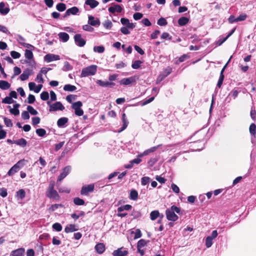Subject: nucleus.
Listing matches in <instances>:
<instances>
[{
    "label": "nucleus",
    "instance_id": "nucleus-7",
    "mask_svg": "<svg viewBox=\"0 0 256 256\" xmlns=\"http://www.w3.org/2000/svg\"><path fill=\"white\" fill-rule=\"evenodd\" d=\"M23 160H19L16 164L14 166H13L10 170H8V174L9 176H11L14 175L15 173L18 172L22 166H20V164L22 162Z\"/></svg>",
    "mask_w": 256,
    "mask_h": 256
},
{
    "label": "nucleus",
    "instance_id": "nucleus-30",
    "mask_svg": "<svg viewBox=\"0 0 256 256\" xmlns=\"http://www.w3.org/2000/svg\"><path fill=\"white\" fill-rule=\"evenodd\" d=\"M161 144L158 145L157 146L152 147L151 148L146 150L144 153L143 155L146 156L148 154L150 153L153 152H155L160 146Z\"/></svg>",
    "mask_w": 256,
    "mask_h": 256
},
{
    "label": "nucleus",
    "instance_id": "nucleus-47",
    "mask_svg": "<svg viewBox=\"0 0 256 256\" xmlns=\"http://www.w3.org/2000/svg\"><path fill=\"white\" fill-rule=\"evenodd\" d=\"M94 50L98 53H102L104 51V48L102 46H95L94 48Z\"/></svg>",
    "mask_w": 256,
    "mask_h": 256
},
{
    "label": "nucleus",
    "instance_id": "nucleus-20",
    "mask_svg": "<svg viewBox=\"0 0 256 256\" xmlns=\"http://www.w3.org/2000/svg\"><path fill=\"white\" fill-rule=\"evenodd\" d=\"M24 248H20L14 250L12 252L11 255L12 256H24Z\"/></svg>",
    "mask_w": 256,
    "mask_h": 256
},
{
    "label": "nucleus",
    "instance_id": "nucleus-24",
    "mask_svg": "<svg viewBox=\"0 0 256 256\" xmlns=\"http://www.w3.org/2000/svg\"><path fill=\"white\" fill-rule=\"evenodd\" d=\"M20 106V105L18 104H15L14 105V108L10 109V112L14 116L18 115L20 114V111L18 108Z\"/></svg>",
    "mask_w": 256,
    "mask_h": 256
},
{
    "label": "nucleus",
    "instance_id": "nucleus-14",
    "mask_svg": "<svg viewBox=\"0 0 256 256\" xmlns=\"http://www.w3.org/2000/svg\"><path fill=\"white\" fill-rule=\"evenodd\" d=\"M122 6L118 4H116L114 6H110L108 8L109 12L112 14L116 12L120 13L122 12Z\"/></svg>",
    "mask_w": 256,
    "mask_h": 256
},
{
    "label": "nucleus",
    "instance_id": "nucleus-45",
    "mask_svg": "<svg viewBox=\"0 0 256 256\" xmlns=\"http://www.w3.org/2000/svg\"><path fill=\"white\" fill-rule=\"evenodd\" d=\"M27 110L32 115H36L38 114V112L31 106H27Z\"/></svg>",
    "mask_w": 256,
    "mask_h": 256
},
{
    "label": "nucleus",
    "instance_id": "nucleus-6",
    "mask_svg": "<svg viewBox=\"0 0 256 256\" xmlns=\"http://www.w3.org/2000/svg\"><path fill=\"white\" fill-rule=\"evenodd\" d=\"M74 40L76 44L80 47L84 46L86 44V40L82 38V35L79 34L74 35Z\"/></svg>",
    "mask_w": 256,
    "mask_h": 256
},
{
    "label": "nucleus",
    "instance_id": "nucleus-39",
    "mask_svg": "<svg viewBox=\"0 0 256 256\" xmlns=\"http://www.w3.org/2000/svg\"><path fill=\"white\" fill-rule=\"evenodd\" d=\"M56 8L59 12H64L66 9V6L64 3H58L56 5Z\"/></svg>",
    "mask_w": 256,
    "mask_h": 256
},
{
    "label": "nucleus",
    "instance_id": "nucleus-26",
    "mask_svg": "<svg viewBox=\"0 0 256 256\" xmlns=\"http://www.w3.org/2000/svg\"><path fill=\"white\" fill-rule=\"evenodd\" d=\"M10 86V84L7 81L0 80V88L2 90H5L8 89Z\"/></svg>",
    "mask_w": 256,
    "mask_h": 256
},
{
    "label": "nucleus",
    "instance_id": "nucleus-25",
    "mask_svg": "<svg viewBox=\"0 0 256 256\" xmlns=\"http://www.w3.org/2000/svg\"><path fill=\"white\" fill-rule=\"evenodd\" d=\"M14 144L20 146L22 147H25L27 144L26 140L24 138H21L18 140H14Z\"/></svg>",
    "mask_w": 256,
    "mask_h": 256
},
{
    "label": "nucleus",
    "instance_id": "nucleus-60",
    "mask_svg": "<svg viewBox=\"0 0 256 256\" xmlns=\"http://www.w3.org/2000/svg\"><path fill=\"white\" fill-rule=\"evenodd\" d=\"M36 80L40 83L44 82V80L42 78V74L40 72L38 73L37 74Z\"/></svg>",
    "mask_w": 256,
    "mask_h": 256
},
{
    "label": "nucleus",
    "instance_id": "nucleus-1",
    "mask_svg": "<svg viewBox=\"0 0 256 256\" xmlns=\"http://www.w3.org/2000/svg\"><path fill=\"white\" fill-rule=\"evenodd\" d=\"M180 214V208L176 206H172L170 208L166 210V218L170 221L175 222L178 218V216L174 212Z\"/></svg>",
    "mask_w": 256,
    "mask_h": 256
},
{
    "label": "nucleus",
    "instance_id": "nucleus-17",
    "mask_svg": "<svg viewBox=\"0 0 256 256\" xmlns=\"http://www.w3.org/2000/svg\"><path fill=\"white\" fill-rule=\"evenodd\" d=\"M96 250L99 254H102L105 250V245L103 243H98L94 247Z\"/></svg>",
    "mask_w": 256,
    "mask_h": 256
},
{
    "label": "nucleus",
    "instance_id": "nucleus-59",
    "mask_svg": "<svg viewBox=\"0 0 256 256\" xmlns=\"http://www.w3.org/2000/svg\"><path fill=\"white\" fill-rule=\"evenodd\" d=\"M150 180V178L149 177L144 176V177L142 178V180H141L142 184L143 186H145V185L147 184L149 182Z\"/></svg>",
    "mask_w": 256,
    "mask_h": 256
},
{
    "label": "nucleus",
    "instance_id": "nucleus-46",
    "mask_svg": "<svg viewBox=\"0 0 256 256\" xmlns=\"http://www.w3.org/2000/svg\"><path fill=\"white\" fill-rule=\"evenodd\" d=\"M14 102V100L10 96H6L2 100V103L4 104H10Z\"/></svg>",
    "mask_w": 256,
    "mask_h": 256
},
{
    "label": "nucleus",
    "instance_id": "nucleus-38",
    "mask_svg": "<svg viewBox=\"0 0 256 256\" xmlns=\"http://www.w3.org/2000/svg\"><path fill=\"white\" fill-rule=\"evenodd\" d=\"M108 81H102L100 80H96V83L98 86H102V87H108Z\"/></svg>",
    "mask_w": 256,
    "mask_h": 256
},
{
    "label": "nucleus",
    "instance_id": "nucleus-3",
    "mask_svg": "<svg viewBox=\"0 0 256 256\" xmlns=\"http://www.w3.org/2000/svg\"><path fill=\"white\" fill-rule=\"evenodd\" d=\"M82 106V103L81 101H78L72 104V108L74 110V114L76 115L82 116L84 114V111L80 108Z\"/></svg>",
    "mask_w": 256,
    "mask_h": 256
},
{
    "label": "nucleus",
    "instance_id": "nucleus-28",
    "mask_svg": "<svg viewBox=\"0 0 256 256\" xmlns=\"http://www.w3.org/2000/svg\"><path fill=\"white\" fill-rule=\"evenodd\" d=\"M138 192L135 190H132L130 192V198L136 200L138 198Z\"/></svg>",
    "mask_w": 256,
    "mask_h": 256
},
{
    "label": "nucleus",
    "instance_id": "nucleus-12",
    "mask_svg": "<svg viewBox=\"0 0 256 256\" xmlns=\"http://www.w3.org/2000/svg\"><path fill=\"white\" fill-rule=\"evenodd\" d=\"M79 12V9L76 7L74 6L68 9L64 16V18L69 16L70 14L75 15Z\"/></svg>",
    "mask_w": 256,
    "mask_h": 256
},
{
    "label": "nucleus",
    "instance_id": "nucleus-51",
    "mask_svg": "<svg viewBox=\"0 0 256 256\" xmlns=\"http://www.w3.org/2000/svg\"><path fill=\"white\" fill-rule=\"evenodd\" d=\"M4 120L5 125L7 127H12V126L13 124L12 122V120L10 118H8L5 117L4 118Z\"/></svg>",
    "mask_w": 256,
    "mask_h": 256
},
{
    "label": "nucleus",
    "instance_id": "nucleus-42",
    "mask_svg": "<svg viewBox=\"0 0 256 256\" xmlns=\"http://www.w3.org/2000/svg\"><path fill=\"white\" fill-rule=\"evenodd\" d=\"M204 138H200V139L198 140H197L192 142V143L193 144H196V142H198V144H200V146H199V148H197V150H202L203 148L202 146L204 143Z\"/></svg>",
    "mask_w": 256,
    "mask_h": 256
},
{
    "label": "nucleus",
    "instance_id": "nucleus-62",
    "mask_svg": "<svg viewBox=\"0 0 256 256\" xmlns=\"http://www.w3.org/2000/svg\"><path fill=\"white\" fill-rule=\"evenodd\" d=\"M157 158H151L148 161V164L150 167L152 166L158 161Z\"/></svg>",
    "mask_w": 256,
    "mask_h": 256
},
{
    "label": "nucleus",
    "instance_id": "nucleus-4",
    "mask_svg": "<svg viewBox=\"0 0 256 256\" xmlns=\"http://www.w3.org/2000/svg\"><path fill=\"white\" fill-rule=\"evenodd\" d=\"M47 104L48 105H50V112H55L58 110H64L65 108L64 106L60 102H56L55 103L50 105V101H48L47 102Z\"/></svg>",
    "mask_w": 256,
    "mask_h": 256
},
{
    "label": "nucleus",
    "instance_id": "nucleus-8",
    "mask_svg": "<svg viewBox=\"0 0 256 256\" xmlns=\"http://www.w3.org/2000/svg\"><path fill=\"white\" fill-rule=\"evenodd\" d=\"M71 170L70 166H66L63 168L62 172L59 175L58 182L62 181L64 178H65L67 175L70 173Z\"/></svg>",
    "mask_w": 256,
    "mask_h": 256
},
{
    "label": "nucleus",
    "instance_id": "nucleus-27",
    "mask_svg": "<svg viewBox=\"0 0 256 256\" xmlns=\"http://www.w3.org/2000/svg\"><path fill=\"white\" fill-rule=\"evenodd\" d=\"M58 36L64 42H66L69 39V35L64 32H61L58 34Z\"/></svg>",
    "mask_w": 256,
    "mask_h": 256
},
{
    "label": "nucleus",
    "instance_id": "nucleus-11",
    "mask_svg": "<svg viewBox=\"0 0 256 256\" xmlns=\"http://www.w3.org/2000/svg\"><path fill=\"white\" fill-rule=\"evenodd\" d=\"M46 196L50 198L56 199L59 198V195L54 190H48L46 192Z\"/></svg>",
    "mask_w": 256,
    "mask_h": 256
},
{
    "label": "nucleus",
    "instance_id": "nucleus-41",
    "mask_svg": "<svg viewBox=\"0 0 256 256\" xmlns=\"http://www.w3.org/2000/svg\"><path fill=\"white\" fill-rule=\"evenodd\" d=\"M36 132L38 136L41 137L44 136L46 134V130L42 128L36 129Z\"/></svg>",
    "mask_w": 256,
    "mask_h": 256
},
{
    "label": "nucleus",
    "instance_id": "nucleus-44",
    "mask_svg": "<svg viewBox=\"0 0 256 256\" xmlns=\"http://www.w3.org/2000/svg\"><path fill=\"white\" fill-rule=\"evenodd\" d=\"M49 98V94L48 92H43L40 94V98L42 100H47Z\"/></svg>",
    "mask_w": 256,
    "mask_h": 256
},
{
    "label": "nucleus",
    "instance_id": "nucleus-57",
    "mask_svg": "<svg viewBox=\"0 0 256 256\" xmlns=\"http://www.w3.org/2000/svg\"><path fill=\"white\" fill-rule=\"evenodd\" d=\"M76 98V95L70 94L66 97V100L69 102L72 103V100H74Z\"/></svg>",
    "mask_w": 256,
    "mask_h": 256
},
{
    "label": "nucleus",
    "instance_id": "nucleus-31",
    "mask_svg": "<svg viewBox=\"0 0 256 256\" xmlns=\"http://www.w3.org/2000/svg\"><path fill=\"white\" fill-rule=\"evenodd\" d=\"M249 131L252 136H255L256 134V125L255 124L252 123L250 124Z\"/></svg>",
    "mask_w": 256,
    "mask_h": 256
},
{
    "label": "nucleus",
    "instance_id": "nucleus-23",
    "mask_svg": "<svg viewBox=\"0 0 256 256\" xmlns=\"http://www.w3.org/2000/svg\"><path fill=\"white\" fill-rule=\"evenodd\" d=\"M189 20H190L188 18L182 16L178 20V22L180 26H184L186 25L188 22Z\"/></svg>",
    "mask_w": 256,
    "mask_h": 256
},
{
    "label": "nucleus",
    "instance_id": "nucleus-58",
    "mask_svg": "<svg viewBox=\"0 0 256 256\" xmlns=\"http://www.w3.org/2000/svg\"><path fill=\"white\" fill-rule=\"evenodd\" d=\"M28 104H33L36 100L35 96L33 94H30L28 96Z\"/></svg>",
    "mask_w": 256,
    "mask_h": 256
},
{
    "label": "nucleus",
    "instance_id": "nucleus-54",
    "mask_svg": "<svg viewBox=\"0 0 256 256\" xmlns=\"http://www.w3.org/2000/svg\"><path fill=\"white\" fill-rule=\"evenodd\" d=\"M250 115L251 118L254 120V121L256 120V110H255L254 108H252L250 112Z\"/></svg>",
    "mask_w": 256,
    "mask_h": 256
},
{
    "label": "nucleus",
    "instance_id": "nucleus-37",
    "mask_svg": "<svg viewBox=\"0 0 256 256\" xmlns=\"http://www.w3.org/2000/svg\"><path fill=\"white\" fill-rule=\"evenodd\" d=\"M149 242V240H146L144 239H141L138 241L137 244V247L142 248L146 246Z\"/></svg>",
    "mask_w": 256,
    "mask_h": 256
},
{
    "label": "nucleus",
    "instance_id": "nucleus-34",
    "mask_svg": "<svg viewBox=\"0 0 256 256\" xmlns=\"http://www.w3.org/2000/svg\"><path fill=\"white\" fill-rule=\"evenodd\" d=\"M160 216V213L158 210H153L150 214V218L152 220H156Z\"/></svg>",
    "mask_w": 256,
    "mask_h": 256
},
{
    "label": "nucleus",
    "instance_id": "nucleus-35",
    "mask_svg": "<svg viewBox=\"0 0 256 256\" xmlns=\"http://www.w3.org/2000/svg\"><path fill=\"white\" fill-rule=\"evenodd\" d=\"M74 203L77 206H82L84 204V201L82 199L76 197L74 199Z\"/></svg>",
    "mask_w": 256,
    "mask_h": 256
},
{
    "label": "nucleus",
    "instance_id": "nucleus-15",
    "mask_svg": "<svg viewBox=\"0 0 256 256\" xmlns=\"http://www.w3.org/2000/svg\"><path fill=\"white\" fill-rule=\"evenodd\" d=\"M78 230V226L76 225L73 224H70L66 226L64 228V232L66 233H70L77 231Z\"/></svg>",
    "mask_w": 256,
    "mask_h": 256
},
{
    "label": "nucleus",
    "instance_id": "nucleus-43",
    "mask_svg": "<svg viewBox=\"0 0 256 256\" xmlns=\"http://www.w3.org/2000/svg\"><path fill=\"white\" fill-rule=\"evenodd\" d=\"M157 24L160 26H165L168 24V22L164 18H160L158 20Z\"/></svg>",
    "mask_w": 256,
    "mask_h": 256
},
{
    "label": "nucleus",
    "instance_id": "nucleus-61",
    "mask_svg": "<svg viewBox=\"0 0 256 256\" xmlns=\"http://www.w3.org/2000/svg\"><path fill=\"white\" fill-rule=\"evenodd\" d=\"M161 38L162 39H168L169 40H171L172 38V36H170V34L166 32H164L160 36Z\"/></svg>",
    "mask_w": 256,
    "mask_h": 256
},
{
    "label": "nucleus",
    "instance_id": "nucleus-16",
    "mask_svg": "<svg viewBox=\"0 0 256 256\" xmlns=\"http://www.w3.org/2000/svg\"><path fill=\"white\" fill-rule=\"evenodd\" d=\"M134 82V79L133 77H130L128 78H124L122 79L120 82V84H124V85H129L131 84L132 82Z\"/></svg>",
    "mask_w": 256,
    "mask_h": 256
},
{
    "label": "nucleus",
    "instance_id": "nucleus-32",
    "mask_svg": "<svg viewBox=\"0 0 256 256\" xmlns=\"http://www.w3.org/2000/svg\"><path fill=\"white\" fill-rule=\"evenodd\" d=\"M25 57L29 60H32L34 58V54L31 50H26L24 52Z\"/></svg>",
    "mask_w": 256,
    "mask_h": 256
},
{
    "label": "nucleus",
    "instance_id": "nucleus-33",
    "mask_svg": "<svg viewBox=\"0 0 256 256\" xmlns=\"http://www.w3.org/2000/svg\"><path fill=\"white\" fill-rule=\"evenodd\" d=\"M132 206L130 204H126L118 208V212H122L124 210H128L132 208Z\"/></svg>",
    "mask_w": 256,
    "mask_h": 256
},
{
    "label": "nucleus",
    "instance_id": "nucleus-48",
    "mask_svg": "<svg viewBox=\"0 0 256 256\" xmlns=\"http://www.w3.org/2000/svg\"><path fill=\"white\" fill-rule=\"evenodd\" d=\"M52 227L54 230H55L57 232H60L62 230V225L58 222H56L53 224Z\"/></svg>",
    "mask_w": 256,
    "mask_h": 256
},
{
    "label": "nucleus",
    "instance_id": "nucleus-19",
    "mask_svg": "<svg viewBox=\"0 0 256 256\" xmlns=\"http://www.w3.org/2000/svg\"><path fill=\"white\" fill-rule=\"evenodd\" d=\"M30 70L26 68L25 70L22 74L20 76V79L22 81L26 80L28 78L29 76L30 75Z\"/></svg>",
    "mask_w": 256,
    "mask_h": 256
},
{
    "label": "nucleus",
    "instance_id": "nucleus-53",
    "mask_svg": "<svg viewBox=\"0 0 256 256\" xmlns=\"http://www.w3.org/2000/svg\"><path fill=\"white\" fill-rule=\"evenodd\" d=\"M141 213L138 210H134L132 212L131 216H133L134 218H136L141 216Z\"/></svg>",
    "mask_w": 256,
    "mask_h": 256
},
{
    "label": "nucleus",
    "instance_id": "nucleus-52",
    "mask_svg": "<svg viewBox=\"0 0 256 256\" xmlns=\"http://www.w3.org/2000/svg\"><path fill=\"white\" fill-rule=\"evenodd\" d=\"M82 29L84 30L92 32H93L94 30V28L91 26L90 25L88 24L84 25L82 26Z\"/></svg>",
    "mask_w": 256,
    "mask_h": 256
},
{
    "label": "nucleus",
    "instance_id": "nucleus-56",
    "mask_svg": "<svg viewBox=\"0 0 256 256\" xmlns=\"http://www.w3.org/2000/svg\"><path fill=\"white\" fill-rule=\"evenodd\" d=\"M50 238V236L48 233H44L40 236L39 238L41 240H48Z\"/></svg>",
    "mask_w": 256,
    "mask_h": 256
},
{
    "label": "nucleus",
    "instance_id": "nucleus-13",
    "mask_svg": "<svg viewBox=\"0 0 256 256\" xmlns=\"http://www.w3.org/2000/svg\"><path fill=\"white\" fill-rule=\"evenodd\" d=\"M128 250H122V248L115 250L112 252L113 256H126L128 254Z\"/></svg>",
    "mask_w": 256,
    "mask_h": 256
},
{
    "label": "nucleus",
    "instance_id": "nucleus-10",
    "mask_svg": "<svg viewBox=\"0 0 256 256\" xmlns=\"http://www.w3.org/2000/svg\"><path fill=\"white\" fill-rule=\"evenodd\" d=\"M88 24L92 26H99L100 24V20L98 18L95 19L94 16H88Z\"/></svg>",
    "mask_w": 256,
    "mask_h": 256
},
{
    "label": "nucleus",
    "instance_id": "nucleus-9",
    "mask_svg": "<svg viewBox=\"0 0 256 256\" xmlns=\"http://www.w3.org/2000/svg\"><path fill=\"white\" fill-rule=\"evenodd\" d=\"M59 60H60V56L58 55L54 54H48L44 56V60L48 62Z\"/></svg>",
    "mask_w": 256,
    "mask_h": 256
},
{
    "label": "nucleus",
    "instance_id": "nucleus-49",
    "mask_svg": "<svg viewBox=\"0 0 256 256\" xmlns=\"http://www.w3.org/2000/svg\"><path fill=\"white\" fill-rule=\"evenodd\" d=\"M103 26L106 29H110L112 24L110 20H106L103 23Z\"/></svg>",
    "mask_w": 256,
    "mask_h": 256
},
{
    "label": "nucleus",
    "instance_id": "nucleus-36",
    "mask_svg": "<svg viewBox=\"0 0 256 256\" xmlns=\"http://www.w3.org/2000/svg\"><path fill=\"white\" fill-rule=\"evenodd\" d=\"M26 196V192L24 190L20 189L16 192V196L20 199H23Z\"/></svg>",
    "mask_w": 256,
    "mask_h": 256
},
{
    "label": "nucleus",
    "instance_id": "nucleus-21",
    "mask_svg": "<svg viewBox=\"0 0 256 256\" xmlns=\"http://www.w3.org/2000/svg\"><path fill=\"white\" fill-rule=\"evenodd\" d=\"M68 121V118L62 117L59 118L57 121V125L58 127H63Z\"/></svg>",
    "mask_w": 256,
    "mask_h": 256
},
{
    "label": "nucleus",
    "instance_id": "nucleus-55",
    "mask_svg": "<svg viewBox=\"0 0 256 256\" xmlns=\"http://www.w3.org/2000/svg\"><path fill=\"white\" fill-rule=\"evenodd\" d=\"M10 55L14 59L18 58L20 56V53L14 50L10 52Z\"/></svg>",
    "mask_w": 256,
    "mask_h": 256
},
{
    "label": "nucleus",
    "instance_id": "nucleus-50",
    "mask_svg": "<svg viewBox=\"0 0 256 256\" xmlns=\"http://www.w3.org/2000/svg\"><path fill=\"white\" fill-rule=\"evenodd\" d=\"M212 240L213 238L209 236L206 237V246L207 248H210L212 246Z\"/></svg>",
    "mask_w": 256,
    "mask_h": 256
},
{
    "label": "nucleus",
    "instance_id": "nucleus-22",
    "mask_svg": "<svg viewBox=\"0 0 256 256\" xmlns=\"http://www.w3.org/2000/svg\"><path fill=\"white\" fill-rule=\"evenodd\" d=\"M85 4L90 6L91 8H94L99 4V2L96 0H86Z\"/></svg>",
    "mask_w": 256,
    "mask_h": 256
},
{
    "label": "nucleus",
    "instance_id": "nucleus-40",
    "mask_svg": "<svg viewBox=\"0 0 256 256\" xmlns=\"http://www.w3.org/2000/svg\"><path fill=\"white\" fill-rule=\"evenodd\" d=\"M142 62L140 60H135L132 65V67L134 69H138L140 68V64Z\"/></svg>",
    "mask_w": 256,
    "mask_h": 256
},
{
    "label": "nucleus",
    "instance_id": "nucleus-64",
    "mask_svg": "<svg viewBox=\"0 0 256 256\" xmlns=\"http://www.w3.org/2000/svg\"><path fill=\"white\" fill-rule=\"evenodd\" d=\"M22 117L24 120H28L30 116L28 110L22 112Z\"/></svg>",
    "mask_w": 256,
    "mask_h": 256
},
{
    "label": "nucleus",
    "instance_id": "nucleus-29",
    "mask_svg": "<svg viewBox=\"0 0 256 256\" xmlns=\"http://www.w3.org/2000/svg\"><path fill=\"white\" fill-rule=\"evenodd\" d=\"M76 87L75 86L70 84H66L64 87V90L67 92H73L76 90Z\"/></svg>",
    "mask_w": 256,
    "mask_h": 256
},
{
    "label": "nucleus",
    "instance_id": "nucleus-18",
    "mask_svg": "<svg viewBox=\"0 0 256 256\" xmlns=\"http://www.w3.org/2000/svg\"><path fill=\"white\" fill-rule=\"evenodd\" d=\"M10 10L8 8L5 7V3L4 2H0V13L2 15L8 14Z\"/></svg>",
    "mask_w": 256,
    "mask_h": 256
},
{
    "label": "nucleus",
    "instance_id": "nucleus-5",
    "mask_svg": "<svg viewBox=\"0 0 256 256\" xmlns=\"http://www.w3.org/2000/svg\"><path fill=\"white\" fill-rule=\"evenodd\" d=\"M94 184L84 186L82 188L80 194L82 195L88 196L89 193L94 192Z\"/></svg>",
    "mask_w": 256,
    "mask_h": 256
},
{
    "label": "nucleus",
    "instance_id": "nucleus-2",
    "mask_svg": "<svg viewBox=\"0 0 256 256\" xmlns=\"http://www.w3.org/2000/svg\"><path fill=\"white\" fill-rule=\"evenodd\" d=\"M97 70V66L96 65H91L88 67L84 68L80 74V77H86L90 76H93L96 74Z\"/></svg>",
    "mask_w": 256,
    "mask_h": 256
},
{
    "label": "nucleus",
    "instance_id": "nucleus-63",
    "mask_svg": "<svg viewBox=\"0 0 256 256\" xmlns=\"http://www.w3.org/2000/svg\"><path fill=\"white\" fill-rule=\"evenodd\" d=\"M8 192L6 188H0V196L2 198H5L7 196Z\"/></svg>",
    "mask_w": 256,
    "mask_h": 256
}]
</instances>
